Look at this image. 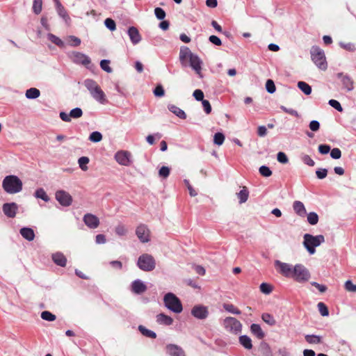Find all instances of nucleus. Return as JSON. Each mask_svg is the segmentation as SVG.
Wrapping results in <instances>:
<instances>
[{
    "mask_svg": "<svg viewBox=\"0 0 356 356\" xmlns=\"http://www.w3.org/2000/svg\"><path fill=\"white\" fill-rule=\"evenodd\" d=\"M179 61L183 67H191L195 74L200 78H203L202 66L203 64L201 58L193 53L188 47L183 46L179 51Z\"/></svg>",
    "mask_w": 356,
    "mask_h": 356,
    "instance_id": "obj_1",
    "label": "nucleus"
},
{
    "mask_svg": "<svg viewBox=\"0 0 356 356\" xmlns=\"http://www.w3.org/2000/svg\"><path fill=\"white\" fill-rule=\"evenodd\" d=\"M89 161H90V159L87 156L80 157L78 160V163H79V168L83 171L88 170L87 165L89 163Z\"/></svg>",
    "mask_w": 356,
    "mask_h": 356,
    "instance_id": "obj_48",
    "label": "nucleus"
},
{
    "mask_svg": "<svg viewBox=\"0 0 356 356\" xmlns=\"http://www.w3.org/2000/svg\"><path fill=\"white\" fill-rule=\"evenodd\" d=\"M154 15L159 20L164 19L166 16L165 11L160 7H156L154 8Z\"/></svg>",
    "mask_w": 356,
    "mask_h": 356,
    "instance_id": "obj_55",
    "label": "nucleus"
},
{
    "mask_svg": "<svg viewBox=\"0 0 356 356\" xmlns=\"http://www.w3.org/2000/svg\"><path fill=\"white\" fill-rule=\"evenodd\" d=\"M310 277L311 273L304 265L298 264L293 266V273L291 278L295 281L304 283L307 282Z\"/></svg>",
    "mask_w": 356,
    "mask_h": 356,
    "instance_id": "obj_6",
    "label": "nucleus"
},
{
    "mask_svg": "<svg viewBox=\"0 0 356 356\" xmlns=\"http://www.w3.org/2000/svg\"><path fill=\"white\" fill-rule=\"evenodd\" d=\"M259 172L260 173V175L261 176H263L264 177H269L273 174V172L270 170V168L268 166L266 165H263L259 167Z\"/></svg>",
    "mask_w": 356,
    "mask_h": 356,
    "instance_id": "obj_42",
    "label": "nucleus"
},
{
    "mask_svg": "<svg viewBox=\"0 0 356 356\" xmlns=\"http://www.w3.org/2000/svg\"><path fill=\"white\" fill-rule=\"evenodd\" d=\"M19 234L21 236L28 241H32L35 238L34 230L29 227H24L19 229Z\"/></svg>",
    "mask_w": 356,
    "mask_h": 356,
    "instance_id": "obj_23",
    "label": "nucleus"
},
{
    "mask_svg": "<svg viewBox=\"0 0 356 356\" xmlns=\"http://www.w3.org/2000/svg\"><path fill=\"white\" fill-rule=\"evenodd\" d=\"M298 88L306 95H309L312 93V89L311 86L305 81H298Z\"/></svg>",
    "mask_w": 356,
    "mask_h": 356,
    "instance_id": "obj_35",
    "label": "nucleus"
},
{
    "mask_svg": "<svg viewBox=\"0 0 356 356\" xmlns=\"http://www.w3.org/2000/svg\"><path fill=\"white\" fill-rule=\"evenodd\" d=\"M225 135L223 133L217 132L214 134L213 143H214V144L220 146L223 144V143L225 141Z\"/></svg>",
    "mask_w": 356,
    "mask_h": 356,
    "instance_id": "obj_44",
    "label": "nucleus"
},
{
    "mask_svg": "<svg viewBox=\"0 0 356 356\" xmlns=\"http://www.w3.org/2000/svg\"><path fill=\"white\" fill-rule=\"evenodd\" d=\"M266 91L270 94H273L276 90L274 81L272 79H267L265 85Z\"/></svg>",
    "mask_w": 356,
    "mask_h": 356,
    "instance_id": "obj_50",
    "label": "nucleus"
},
{
    "mask_svg": "<svg viewBox=\"0 0 356 356\" xmlns=\"http://www.w3.org/2000/svg\"><path fill=\"white\" fill-rule=\"evenodd\" d=\"M131 153L126 150H120L115 154V161L124 166H129L131 164Z\"/></svg>",
    "mask_w": 356,
    "mask_h": 356,
    "instance_id": "obj_10",
    "label": "nucleus"
},
{
    "mask_svg": "<svg viewBox=\"0 0 356 356\" xmlns=\"http://www.w3.org/2000/svg\"><path fill=\"white\" fill-rule=\"evenodd\" d=\"M277 160L278 162L282 164H286L289 162L287 155L283 152H279L277 154Z\"/></svg>",
    "mask_w": 356,
    "mask_h": 356,
    "instance_id": "obj_58",
    "label": "nucleus"
},
{
    "mask_svg": "<svg viewBox=\"0 0 356 356\" xmlns=\"http://www.w3.org/2000/svg\"><path fill=\"white\" fill-rule=\"evenodd\" d=\"M34 197L37 199H41L45 202H48L50 200L49 197L42 188H38L35 190Z\"/></svg>",
    "mask_w": 356,
    "mask_h": 356,
    "instance_id": "obj_31",
    "label": "nucleus"
},
{
    "mask_svg": "<svg viewBox=\"0 0 356 356\" xmlns=\"http://www.w3.org/2000/svg\"><path fill=\"white\" fill-rule=\"evenodd\" d=\"M280 109L282 110L284 112L289 114V115H293L296 118H300V115L299 113H298L297 111L293 109V108H287L284 106H282L281 105L280 106Z\"/></svg>",
    "mask_w": 356,
    "mask_h": 356,
    "instance_id": "obj_60",
    "label": "nucleus"
},
{
    "mask_svg": "<svg viewBox=\"0 0 356 356\" xmlns=\"http://www.w3.org/2000/svg\"><path fill=\"white\" fill-rule=\"evenodd\" d=\"M321 124L318 120H312L309 124V127L312 131L316 132L319 130Z\"/></svg>",
    "mask_w": 356,
    "mask_h": 356,
    "instance_id": "obj_64",
    "label": "nucleus"
},
{
    "mask_svg": "<svg viewBox=\"0 0 356 356\" xmlns=\"http://www.w3.org/2000/svg\"><path fill=\"white\" fill-rule=\"evenodd\" d=\"M293 209L294 212L300 217L303 218L307 215V211L304 204L299 200H296L293 202Z\"/></svg>",
    "mask_w": 356,
    "mask_h": 356,
    "instance_id": "obj_24",
    "label": "nucleus"
},
{
    "mask_svg": "<svg viewBox=\"0 0 356 356\" xmlns=\"http://www.w3.org/2000/svg\"><path fill=\"white\" fill-rule=\"evenodd\" d=\"M191 315L197 319L204 320L209 316V310L207 306L196 305L191 309Z\"/></svg>",
    "mask_w": 356,
    "mask_h": 356,
    "instance_id": "obj_11",
    "label": "nucleus"
},
{
    "mask_svg": "<svg viewBox=\"0 0 356 356\" xmlns=\"http://www.w3.org/2000/svg\"><path fill=\"white\" fill-rule=\"evenodd\" d=\"M90 95L92 97V98L95 100H96L97 102H99L102 104H105L108 102L104 92L101 89V88L99 86L96 88V89L94 90L90 93Z\"/></svg>",
    "mask_w": 356,
    "mask_h": 356,
    "instance_id": "obj_21",
    "label": "nucleus"
},
{
    "mask_svg": "<svg viewBox=\"0 0 356 356\" xmlns=\"http://www.w3.org/2000/svg\"><path fill=\"white\" fill-rule=\"evenodd\" d=\"M3 213L8 218H14L18 210V205L15 202H8L3 204Z\"/></svg>",
    "mask_w": 356,
    "mask_h": 356,
    "instance_id": "obj_18",
    "label": "nucleus"
},
{
    "mask_svg": "<svg viewBox=\"0 0 356 356\" xmlns=\"http://www.w3.org/2000/svg\"><path fill=\"white\" fill-rule=\"evenodd\" d=\"M311 58L315 65L321 70H326L327 63L326 61L325 52L318 46H313L310 50Z\"/></svg>",
    "mask_w": 356,
    "mask_h": 356,
    "instance_id": "obj_5",
    "label": "nucleus"
},
{
    "mask_svg": "<svg viewBox=\"0 0 356 356\" xmlns=\"http://www.w3.org/2000/svg\"><path fill=\"white\" fill-rule=\"evenodd\" d=\"M259 289L261 293H263L266 295H268L272 292L273 287L270 284L266 283V282H263L260 284Z\"/></svg>",
    "mask_w": 356,
    "mask_h": 356,
    "instance_id": "obj_47",
    "label": "nucleus"
},
{
    "mask_svg": "<svg viewBox=\"0 0 356 356\" xmlns=\"http://www.w3.org/2000/svg\"><path fill=\"white\" fill-rule=\"evenodd\" d=\"M47 39L59 47L62 48L65 46L63 41L53 33H48Z\"/></svg>",
    "mask_w": 356,
    "mask_h": 356,
    "instance_id": "obj_37",
    "label": "nucleus"
},
{
    "mask_svg": "<svg viewBox=\"0 0 356 356\" xmlns=\"http://www.w3.org/2000/svg\"><path fill=\"white\" fill-rule=\"evenodd\" d=\"M53 262L60 267H65L67 264V258L61 252H56L51 254Z\"/></svg>",
    "mask_w": 356,
    "mask_h": 356,
    "instance_id": "obj_22",
    "label": "nucleus"
},
{
    "mask_svg": "<svg viewBox=\"0 0 356 356\" xmlns=\"http://www.w3.org/2000/svg\"><path fill=\"white\" fill-rule=\"evenodd\" d=\"M328 104L339 112H343V107L341 106L340 102L338 100L333 99H330L328 102Z\"/></svg>",
    "mask_w": 356,
    "mask_h": 356,
    "instance_id": "obj_57",
    "label": "nucleus"
},
{
    "mask_svg": "<svg viewBox=\"0 0 356 356\" xmlns=\"http://www.w3.org/2000/svg\"><path fill=\"white\" fill-rule=\"evenodd\" d=\"M330 156L333 159H339L341 157V151L339 148L334 147L330 151Z\"/></svg>",
    "mask_w": 356,
    "mask_h": 356,
    "instance_id": "obj_63",
    "label": "nucleus"
},
{
    "mask_svg": "<svg viewBox=\"0 0 356 356\" xmlns=\"http://www.w3.org/2000/svg\"><path fill=\"white\" fill-rule=\"evenodd\" d=\"M261 319L268 325L273 326L276 324L275 318L269 313H264L261 315Z\"/></svg>",
    "mask_w": 356,
    "mask_h": 356,
    "instance_id": "obj_39",
    "label": "nucleus"
},
{
    "mask_svg": "<svg viewBox=\"0 0 356 356\" xmlns=\"http://www.w3.org/2000/svg\"><path fill=\"white\" fill-rule=\"evenodd\" d=\"M170 168L168 166H162L159 170V175L163 179H166L170 175Z\"/></svg>",
    "mask_w": 356,
    "mask_h": 356,
    "instance_id": "obj_56",
    "label": "nucleus"
},
{
    "mask_svg": "<svg viewBox=\"0 0 356 356\" xmlns=\"http://www.w3.org/2000/svg\"><path fill=\"white\" fill-rule=\"evenodd\" d=\"M318 150L321 154H327L331 150V147L327 144H321L318 147Z\"/></svg>",
    "mask_w": 356,
    "mask_h": 356,
    "instance_id": "obj_59",
    "label": "nucleus"
},
{
    "mask_svg": "<svg viewBox=\"0 0 356 356\" xmlns=\"http://www.w3.org/2000/svg\"><path fill=\"white\" fill-rule=\"evenodd\" d=\"M104 24L111 31H114L116 29V23L112 18H106L104 20Z\"/></svg>",
    "mask_w": 356,
    "mask_h": 356,
    "instance_id": "obj_51",
    "label": "nucleus"
},
{
    "mask_svg": "<svg viewBox=\"0 0 356 356\" xmlns=\"http://www.w3.org/2000/svg\"><path fill=\"white\" fill-rule=\"evenodd\" d=\"M83 221L90 229H96L99 225V219L97 216L92 213L85 214L83 217Z\"/></svg>",
    "mask_w": 356,
    "mask_h": 356,
    "instance_id": "obj_14",
    "label": "nucleus"
},
{
    "mask_svg": "<svg viewBox=\"0 0 356 356\" xmlns=\"http://www.w3.org/2000/svg\"><path fill=\"white\" fill-rule=\"evenodd\" d=\"M138 330L145 337L150 338V339H155L156 338V333L152 330H150L145 327V326L140 325L138 326Z\"/></svg>",
    "mask_w": 356,
    "mask_h": 356,
    "instance_id": "obj_33",
    "label": "nucleus"
},
{
    "mask_svg": "<svg viewBox=\"0 0 356 356\" xmlns=\"http://www.w3.org/2000/svg\"><path fill=\"white\" fill-rule=\"evenodd\" d=\"M137 266L140 270L149 272L155 268L156 261L151 254L145 253L138 257Z\"/></svg>",
    "mask_w": 356,
    "mask_h": 356,
    "instance_id": "obj_7",
    "label": "nucleus"
},
{
    "mask_svg": "<svg viewBox=\"0 0 356 356\" xmlns=\"http://www.w3.org/2000/svg\"><path fill=\"white\" fill-rule=\"evenodd\" d=\"M40 95V91L36 88H30L26 90L25 97L28 99H35Z\"/></svg>",
    "mask_w": 356,
    "mask_h": 356,
    "instance_id": "obj_29",
    "label": "nucleus"
},
{
    "mask_svg": "<svg viewBox=\"0 0 356 356\" xmlns=\"http://www.w3.org/2000/svg\"><path fill=\"white\" fill-rule=\"evenodd\" d=\"M237 197L239 199V203H245L249 197V191L244 186L238 193H237Z\"/></svg>",
    "mask_w": 356,
    "mask_h": 356,
    "instance_id": "obj_34",
    "label": "nucleus"
},
{
    "mask_svg": "<svg viewBox=\"0 0 356 356\" xmlns=\"http://www.w3.org/2000/svg\"><path fill=\"white\" fill-rule=\"evenodd\" d=\"M82 109L79 107H76L70 111V116L71 117V118H79L82 116Z\"/></svg>",
    "mask_w": 356,
    "mask_h": 356,
    "instance_id": "obj_54",
    "label": "nucleus"
},
{
    "mask_svg": "<svg viewBox=\"0 0 356 356\" xmlns=\"http://www.w3.org/2000/svg\"><path fill=\"white\" fill-rule=\"evenodd\" d=\"M250 331L252 334L257 337V338L259 339H262L265 337V333L262 330L259 324L252 323L250 325Z\"/></svg>",
    "mask_w": 356,
    "mask_h": 356,
    "instance_id": "obj_27",
    "label": "nucleus"
},
{
    "mask_svg": "<svg viewBox=\"0 0 356 356\" xmlns=\"http://www.w3.org/2000/svg\"><path fill=\"white\" fill-rule=\"evenodd\" d=\"M303 239V245L309 254H314L316 252V248L325 241V237L321 234L313 236L310 234H305Z\"/></svg>",
    "mask_w": 356,
    "mask_h": 356,
    "instance_id": "obj_3",
    "label": "nucleus"
},
{
    "mask_svg": "<svg viewBox=\"0 0 356 356\" xmlns=\"http://www.w3.org/2000/svg\"><path fill=\"white\" fill-rule=\"evenodd\" d=\"M136 234L143 243H147L149 241V229L145 225L141 224L138 226L136 229Z\"/></svg>",
    "mask_w": 356,
    "mask_h": 356,
    "instance_id": "obj_16",
    "label": "nucleus"
},
{
    "mask_svg": "<svg viewBox=\"0 0 356 356\" xmlns=\"http://www.w3.org/2000/svg\"><path fill=\"white\" fill-rule=\"evenodd\" d=\"M72 55V60L73 63L78 65H83L87 68H90L88 65L90 64L91 60L89 56L79 51H73Z\"/></svg>",
    "mask_w": 356,
    "mask_h": 356,
    "instance_id": "obj_13",
    "label": "nucleus"
},
{
    "mask_svg": "<svg viewBox=\"0 0 356 356\" xmlns=\"http://www.w3.org/2000/svg\"><path fill=\"white\" fill-rule=\"evenodd\" d=\"M67 40L69 41V45H70L71 47H78L81 43V39L74 35L68 36Z\"/></svg>",
    "mask_w": 356,
    "mask_h": 356,
    "instance_id": "obj_52",
    "label": "nucleus"
},
{
    "mask_svg": "<svg viewBox=\"0 0 356 356\" xmlns=\"http://www.w3.org/2000/svg\"><path fill=\"white\" fill-rule=\"evenodd\" d=\"M127 32L131 43L134 45L138 44L141 41V35L140 34L139 31L136 27L134 26H129Z\"/></svg>",
    "mask_w": 356,
    "mask_h": 356,
    "instance_id": "obj_19",
    "label": "nucleus"
},
{
    "mask_svg": "<svg viewBox=\"0 0 356 356\" xmlns=\"http://www.w3.org/2000/svg\"><path fill=\"white\" fill-rule=\"evenodd\" d=\"M239 343L247 350H250L252 348V339L248 335H241L239 337Z\"/></svg>",
    "mask_w": 356,
    "mask_h": 356,
    "instance_id": "obj_30",
    "label": "nucleus"
},
{
    "mask_svg": "<svg viewBox=\"0 0 356 356\" xmlns=\"http://www.w3.org/2000/svg\"><path fill=\"white\" fill-rule=\"evenodd\" d=\"M42 9V0H33L32 10L34 14L39 15Z\"/></svg>",
    "mask_w": 356,
    "mask_h": 356,
    "instance_id": "obj_41",
    "label": "nucleus"
},
{
    "mask_svg": "<svg viewBox=\"0 0 356 356\" xmlns=\"http://www.w3.org/2000/svg\"><path fill=\"white\" fill-rule=\"evenodd\" d=\"M102 134L98 131H92L89 136V140L93 143H99L102 140Z\"/></svg>",
    "mask_w": 356,
    "mask_h": 356,
    "instance_id": "obj_43",
    "label": "nucleus"
},
{
    "mask_svg": "<svg viewBox=\"0 0 356 356\" xmlns=\"http://www.w3.org/2000/svg\"><path fill=\"white\" fill-rule=\"evenodd\" d=\"M305 341L309 344H320L322 343V337L316 334H306Z\"/></svg>",
    "mask_w": 356,
    "mask_h": 356,
    "instance_id": "obj_32",
    "label": "nucleus"
},
{
    "mask_svg": "<svg viewBox=\"0 0 356 356\" xmlns=\"http://www.w3.org/2000/svg\"><path fill=\"white\" fill-rule=\"evenodd\" d=\"M56 200L63 207H69L72 203V197L67 192L63 190H59L56 192Z\"/></svg>",
    "mask_w": 356,
    "mask_h": 356,
    "instance_id": "obj_12",
    "label": "nucleus"
},
{
    "mask_svg": "<svg viewBox=\"0 0 356 356\" xmlns=\"http://www.w3.org/2000/svg\"><path fill=\"white\" fill-rule=\"evenodd\" d=\"M168 110L172 112L173 114H175L177 117H178L180 119L185 120L186 118V114L185 111L178 106L174 105V104H169L168 106Z\"/></svg>",
    "mask_w": 356,
    "mask_h": 356,
    "instance_id": "obj_26",
    "label": "nucleus"
},
{
    "mask_svg": "<svg viewBox=\"0 0 356 356\" xmlns=\"http://www.w3.org/2000/svg\"><path fill=\"white\" fill-rule=\"evenodd\" d=\"M224 326L227 331L234 334H238L242 330V324L234 317H227L224 320Z\"/></svg>",
    "mask_w": 356,
    "mask_h": 356,
    "instance_id": "obj_8",
    "label": "nucleus"
},
{
    "mask_svg": "<svg viewBox=\"0 0 356 356\" xmlns=\"http://www.w3.org/2000/svg\"><path fill=\"white\" fill-rule=\"evenodd\" d=\"M56 11L59 17L65 20L66 23L70 22L71 19L61 3H57V7H56Z\"/></svg>",
    "mask_w": 356,
    "mask_h": 356,
    "instance_id": "obj_28",
    "label": "nucleus"
},
{
    "mask_svg": "<svg viewBox=\"0 0 356 356\" xmlns=\"http://www.w3.org/2000/svg\"><path fill=\"white\" fill-rule=\"evenodd\" d=\"M22 180L14 175L6 176L2 181V188L8 194H15L22 190Z\"/></svg>",
    "mask_w": 356,
    "mask_h": 356,
    "instance_id": "obj_2",
    "label": "nucleus"
},
{
    "mask_svg": "<svg viewBox=\"0 0 356 356\" xmlns=\"http://www.w3.org/2000/svg\"><path fill=\"white\" fill-rule=\"evenodd\" d=\"M84 86L90 92V93H91L94 90H95L96 88L99 86L95 80L91 79H86L84 81Z\"/></svg>",
    "mask_w": 356,
    "mask_h": 356,
    "instance_id": "obj_38",
    "label": "nucleus"
},
{
    "mask_svg": "<svg viewBox=\"0 0 356 356\" xmlns=\"http://www.w3.org/2000/svg\"><path fill=\"white\" fill-rule=\"evenodd\" d=\"M165 351L169 356H186L183 348L181 346L173 343L167 344L165 346Z\"/></svg>",
    "mask_w": 356,
    "mask_h": 356,
    "instance_id": "obj_17",
    "label": "nucleus"
},
{
    "mask_svg": "<svg viewBox=\"0 0 356 356\" xmlns=\"http://www.w3.org/2000/svg\"><path fill=\"white\" fill-rule=\"evenodd\" d=\"M317 307L318 309V311L322 316H327L329 315V309L328 307L326 306V305L323 302H320L317 305Z\"/></svg>",
    "mask_w": 356,
    "mask_h": 356,
    "instance_id": "obj_46",
    "label": "nucleus"
},
{
    "mask_svg": "<svg viewBox=\"0 0 356 356\" xmlns=\"http://www.w3.org/2000/svg\"><path fill=\"white\" fill-rule=\"evenodd\" d=\"M223 308L227 312L233 314L239 315L241 314V312L236 308L234 305L230 303H224Z\"/></svg>",
    "mask_w": 356,
    "mask_h": 356,
    "instance_id": "obj_40",
    "label": "nucleus"
},
{
    "mask_svg": "<svg viewBox=\"0 0 356 356\" xmlns=\"http://www.w3.org/2000/svg\"><path fill=\"white\" fill-rule=\"evenodd\" d=\"M130 288L131 291L137 295L143 294L147 289L146 284L140 279H136L133 281Z\"/></svg>",
    "mask_w": 356,
    "mask_h": 356,
    "instance_id": "obj_15",
    "label": "nucleus"
},
{
    "mask_svg": "<svg viewBox=\"0 0 356 356\" xmlns=\"http://www.w3.org/2000/svg\"><path fill=\"white\" fill-rule=\"evenodd\" d=\"M156 322L160 325H170L173 323V319L170 316L161 313L156 315Z\"/></svg>",
    "mask_w": 356,
    "mask_h": 356,
    "instance_id": "obj_25",
    "label": "nucleus"
},
{
    "mask_svg": "<svg viewBox=\"0 0 356 356\" xmlns=\"http://www.w3.org/2000/svg\"><path fill=\"white\" fill-rule=\"evenodd\" d=\"M275 266L279 268V273L285 277H292L293 266L288 263L282 262L279 260L275 261Z\"/></svg>",
    "mask_w": 356,
    "mask_h": 356,
    "instance_id": "obj_9",
    "label": "nucleus"
},
{
    "mask_svg": "<svg viewBox=\"0 0 356 356\" xmlns=\"http://www.w3.org/2000/svg\"><path fill=\"white\" fill-rule=\"evenodd\" d=\"M154 95L156 97H162L165 95V90L161 84H158L153 90Z\"/></svg>",
    "mask_w": 356,
    "mask_h": 356,
    "instance_id": "obj_53",
    "label": "nucleus"
},
{
    "mask_svg": "<svg viewBox=\"0 0 356 356\" xmlns=\"http://www.w3.org/2000/svg\"><path fill=\"white\" fill-rule=\"evenodd\" d=\"M193 97L195 99V100L198 102H202L204 100V92L200 89H196L193 92Z\"/></svg>",
    "mask_w": 356,
    "mask_h": 356,
    "instance_id": "obj_62",
    "label": "nucleus"
},
{
    "mask_svg": "<svg viewBox=\"0 0 356 356\" xmlns=\"http://www.w3.org/2000/svg\"><path fill=\"white\" fill-rule=\"evenodd\" d=\"M163 302L168 309L175 314H180L183 310L181 300L173 293H167L163 297Z\"/></svg>",
    "mask_w": 356,
    "mask_h": 356,
    "instance_id": "obj_4",
    "label": "nucleus"
},
{
    "mask_svg": "<svg viewBox=\"0 0 356 356\" xmlns=\"http://www.w3.org/2000/svg\"><path fill=\"white\" fill-rule=\"evenodd\" d=\"M41 318L47 321L51 322L56 320V316L49 311H43L41 313Z\"/></svg>",
    "mask_w": 356,
    "mask_h": 356,
    "instance_id": "obj_45",
    "label": "nucleus"
},
{
    "mask_svg": "<svg viewBox=\"0 0 356 356\" xmlns=\"http://www.w3.org/2000/svg\"><path fill=\"white\" fill-rule=\"evenodd\" d=\"M337 77L341 80L343 88H346L348 91H351L353 90L354 82L349 75L344 74L343 72H339L337 74Z\"/></svg>",
    "mask_w": 356,
    "mask_h": 356,
    "instance_id": "obj_20",
    "label": "nucleus"
},
{
    "mask_svg": "<svg viewBox=\"0 0 356 356\" xmlns=\"http://www.w3.org/2000/svg\"><path fill=\"white\" fill-rule=\"evenodd\" d=\"M110 60L108 59H103L100 61V67L102 70L111 73L113 72V69L110 67Z\"/></svg>",
    "mask_w": 356,
    "mask_h": 356,
    "instance_id": "obj_49",
    "label": "nucleus"
},
{
    "mask_svg": "<svg viewBox=\"0 0 356 356\" xmlns=\"http://www.w3.org/2000/svg\"><path fill=\"white\" fill-rule=\"evenodd\" d=\"M327 169L326 168H318L316 170V177L319 179H323L327 177Z\"/></svg>",
    "mask_w": 356,
    "mask_h": 356,
    "instance_id": "obj_61",
    "label": "nucleus"
},
{
    "mask_svg": "<svg viewBox=\"0 0 356 356\" xmlns=\"http://www.w3.org/2000/svg\"><path fill=\"white\" fill-rule=\"evenodd\" d=\"M307 220L309 225H316L318 222L319 217L316 212L312 211L307 213Z\"/></svg>",
    "mask_w": 356,
    "mask_h": 356,
    "instance_id": "obj_36",
    "label": "nucleus"
}]
</instances>
